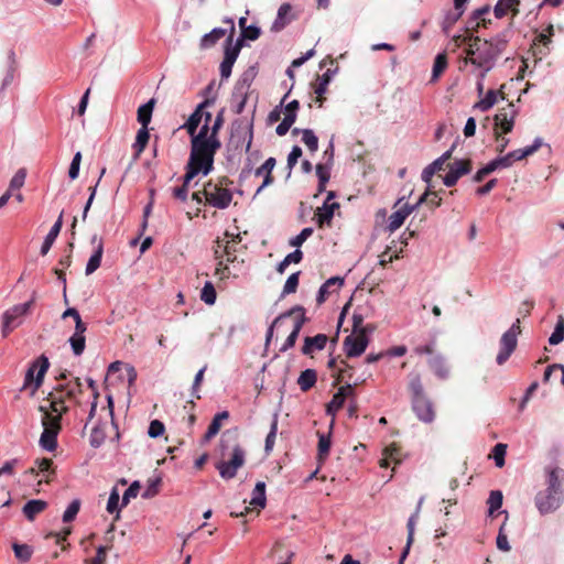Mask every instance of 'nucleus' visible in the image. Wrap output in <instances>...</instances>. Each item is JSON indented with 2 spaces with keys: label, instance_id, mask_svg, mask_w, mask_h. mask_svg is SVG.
<instances>
[{
  "label": "nucleus",
  "instance_id": "f257e3e1",
  "mask_svg": "<svg viewBox=\"0 0 564 564\" xmlns=\"http://www.w3.org/2000/svg\"><path fill=\"white\" fill-rule=\"evenodd\" d=\"M509 35L510 31L506 30L490 40L470 36L468 46L465 47L464 63L480 68V77L485 79L487 73L494 68L498 58L506 51L510 40Z\"/></svg>",
  "mask_w": 564,
  "mask_h": 564
},
{
  "label": "nucleus",
  "instance_id": "f03ea898",
  "mask_svg": "<svg viewBox=\"0 0 564 564\" xmlns=\"http://www.w3.org/2000/svg\"><path fill=\"white\" fill-rule=\"evenodd\" d=\"M221 148L220 140L210 142L191 141V152L186 164V181L198 174L208 175L214 170V159Z\"/></svg>",
  "mask_w": 564,
  "mask_h": 564
},
{
  "label": "nucleus",
  "instance_id": "7ed1b4c3",
  "mask_svg": "<svg viewBox=\"0 0 564 564\" xmlns=\"http://www.w3.org/2000/svg\"><path fill=\"white\" fill-rule=\"evenodd\" d=\"M564 470L554 468L549 474L547 488L538 492L535 496V506L541 514L555 511L563 500Z\"/></svg>",
  "mask_w": 564,
  "mask_h": 564
},
{
  "label": "nucleus",
  "instance_id": "20e7f679",
  "mask_svg": "<svg viewBox=\"0 0 564 564\" xmlns=\"http://www.w3.org/2000/svg\"><path fill=\"white\" fill-rule=\"evenodd\" d=\"M409 391L411 393L412 410L417 419L424 423H431L435 419V410L432 401L426 397L421 376L416 372L409 375Z\"/></svg>",
  "mask_w": 564,
  "mask_h": 564
},
{
  "label": "nucleus",
  "instance_id": "39448f33",
  "mask_svg": "<svg viewBox=\"0 0 564 564\" xmlns=\"http://www.w3.org/2000/svg\"><path fill=\"white\" fill-rule=\"evenodd\" d=\"M234 182L227 176L209 180L204 184V203L217 209H226L232 202L234 194L230 186Z\"/></svg>",
  "mask_w": 564,
  "mask_h": 564
},
{
  "label": "nucleus",
  "instance_id": "423d86ee",
  "mask_svg": "<svg viewBox=\"0 0 564 564\" xmlns=\"http://www.w3.org/2000/svg\"><path fill=\"white\" fill-rule=\"evenodd\" d=\"M252 122L246 119L235 120L231 124L229 144L235 150L248 153L251 149L253 131Z\"/></svg>",
  "mask_w": 564,
  "mask_h": 564
},
{
  "label": "nucleus",
  "instance_id": "0eeeda50",
  "mask_svg": "<svg viewBox=\"0 0 564 564\" xmlns=\"http://www.w3.org/2000/svg\"><path fill=\"white\" fill-rule=\"evenodd\" d=\"M521 334L520 318H517L511 327L505 332L499 340V352L496 361L499 366L503 365L518 346V335Z\"/></svg>",
  "mask_w": 564,
  "mask_h": 564
},
{
  "label": "nucleus",
  "instance_id": "6e6552de",
  "mask_svg": "<svg viewBox=\"0 0 564 564\" xmlns=\"http://www.w3.org/2000/svg\"><path fill=\"white\" fill-rule=\"evenodd\" d=\"M33 303L34 299L23 304L14 305L4 312L1 329L3 337H7L13 329L21 325L23 316L30 312Z\"/></svg>",
  "mask_w": 564,
  "mask_h": 564
},
{
  "label": "nucleus",
  "instance_id": "1a4fd4ad",
  "mask_svg": "<svg viewBox=\"0 0 564 564\" xmlns=\"http://www.w3.org/2000/svg\"><path fill=\"white\" fill-rule=\"evenodd\" d=\"M50 368V361L48 358L45 355H41L37 357L29 367L25 378L23 388H26L31 384H33L32 393L37 391L40 387L42 386L44 381L45 373L47 372Z\"/></svg>",
  "mask_w": 564,
  "mask_h": 564
},
{
  "label": "nucleus",
  "instance_id": "9d476101",
  "mask_svg": "<svg viewBox=\"0 0 564 564\" xmlns=\"http://www.w3.org/2000/svg\"><path fill=\"white\" fill-rule=\"evenodd\" d=\"M246 460V453L240 445H235L231 454V458L227 462L221 460L216 464V468L219 475L224 479H231L236 477L237 470L243 466Z\"/></svg>",
  "mask_w": 564,
  "mask_h": 564
},
{
  "label": "nucleus",
  "instance_id": "9b49d317",
  "mask_svg": "<svg viewBox=\"0 0 564 564\" xmlns=\"http://www.w3.org/2000/svg\"><path fill=\"white\" fill-rule=\"evenodd\" d=\"M369 338L365 330L357 333L352 332L348 335L343 343L344 350L348 358L358 357L362 355L368 347Z\"/></svg>",
  "mask_w": 564,
  "mask_h": 564
},
{
  "label": "nucleus",
  "instance_id": "f8f14e48",
  "mask_svg": "<svg viewBox=\"0 0 564 564\" xmlns=\"http://www.w3.org/2000/svg\"><path fill=\"white\" fill-rule=\"evenodd\" d=\"M335 198V192L330 191L327 193V197L322 207H318L315 212V218L317 220L318 227L322 228L325 225L330 226L332 219L334 217L335 209L339 208V204L336 202H332Z\"/></svg>",
  "mask_w": 564,
  "mask_h": 564
},
{
  "label": "nucleus",
  "instance_id": "ddd939ff",
  "mask_svg": "<svg viewBox=\"0 0 564 564\" xmlns=\"http://www.w3.org/2000/svg\"><path fill=\"white\" fill-rule=\"evenodd\" d=\"M514 116L516 111L513 109V105H508V110L501 109L498 113L495 115V133L500 132L509 133L512 131L514 126Z\"/></svg>",
  "mask_w": 564,
  "mask_h": 564
},
{
  "label": "nucleus",
  "instance_id": "4468645a",
  "mask_svg": "<svg viewBox=\"0 0 564 564\" xmlns=\"http://www.w3.org/2000/svg\"><path fill=\"white\" fill-rule=\"evenodd\" d=\"M355 395V387L350 383L341 386L338 391L333 395V399L326 406V413L335 416L336 413L343 408L347 398Z\"/></svg>",
  "mask_w": 564,
  "mask_h": 564
},
{
  "label": "nucleus",
  "instance_id": "2eb2a0df",
  "mask_svg": "<svg viewBox=\"0 0 564 564\" xmlns=\"http://www.w3.org/2000/svg\"><path fill=\"white\" fill-rule=\"evenodd\" d=\"M305 321H306L305 312H304V308L302 307L301 312H296V314L293 315L292 330H291L290 335L288 336L285 343L280 348V351L284 352L295 345L299 334H300Z\"/></svg>",
  "mask_w": 564,
  "mask_h": 564
},
{
  "label": "nucleus",
  "instance_id": "dca6fc26",
  "mask_svg": "<svg viewBox=\"0 0 564 564\" xmlns=\"http://www.w3.org/2000/svg\"><path fill=\"white\" fill-rule=\"evenodd\" d=\"M209 105H210V100L209 99H206L203 102H200L196 107L194 112L189 116L187 121L183 124L182 128L187 131V133L189 134L191 139H193L194 134L197 131L198 126L203 121V108H207Z\"/></svg>",
  "mask_w": 564,
  "mask_h": 564
},
{
  "label": "nucleus",
  "instance_id": "f3484780",
  "mask_svg": "<svg viewBox=\"0 0 564 564\" xmlns=\"http://www.w3.org/2000/svg\"><path fill=\"white\" fill-rule=\"evenodd\" d=\"M209 105H210V100L209 99H206L203 102H200L196 107L194 112L189 116L187 121L183 124L182 128L187 131V133L189 134L191 139H193L194 134L197 131L198 126L203 121V108H207Z\"/></svg>",
  "mask_w": 564,
  "mask_h": 564
},
{
  "label": "nucleus",
  "instance_id": "a211bd4d",
  "mask_svg": "<svg viewBox=\"0 0 564 564\" xmlns=\"http://www.w3.org/2000/svg\"><path fill=\"white\" fill-rule=\"evenodd\" d=\"M91 245H96V248H95L94 253L91 254V257L89 258V260L87 262V265L85 269L86 275L93 274L100 267L101 258H102V253H104V241L101 238H98L97 235L93 236Z\"/></svg>",
  "mask_w": 564,
  "mask_h": 564
},
{
  "label": "nucleus",
  "instance_id": "6ab92c4d",
  "mask_svg": "<svg viewBox=\"0 0 564 564\" xmlns=\"http://www.w3.org/2000/svg\"><path fill=\"white\" fill-rule=\"evenodd\" d=\"M47 400L50 401V409L53 413L63 414L67 412V406H65L67 397L65 395L64 384H58L54 391L48 394Z\"/></svg>",
  "mask_w": 564,
  "mask_h": 564
},
{
  "label": "nucleus",
  "instance_id": "aec40b11",
  "mask_svg": "<svg viewBox=\"0 0 564 564\" xmlns=\"http://www.w3.org/2000/svg\"><path fill=\"white\" fill-rule=\"evenodd\" d=\"M416 208L414 205L404 204L398 210L393 212L389 217L388 228L390 231H395L399 229L406 217Z\"/></svg>",
  "mask_w": 564,
  "mask_h": 564
},
{
  "label": "nucleus",
  "instance_id": "412c9836",
  "mask_svg": "<svg viewBox=\"0 0 564 564\" xmlns=\"http://www.w3.org/2000/svg\"><path fill=\"white\" fill-rule=\"evenodd\" d=\"M276 164V161L274 158H269L268 160H265V162L259 166L256 171H254V175L256 176H262L263 177V182L262 184L259 186V188L257 189V194L260 193L263 188H265L267 186L271 185L274 181L273 176H272V171L274 169Z\"/></svg>",
  "mask_w": 564,
  "mask_h": 564
},
{
  "label": "nucleus",
  "instance_id": "4be33fe9",
  "mask_svg": "<svg viewBox=\"0 0 564 564\" xmlns=\"http://www.w3.org/2000/svg\"><path fill=\"white\" fill-rule=\"evenodd\" d=\"M344 284V279L339 276H333L328 279L322 286L319 288L318 294H317V303L322 304L324 303L327 297L337 290L340 289V286Z\"/></svg>",
  "mask_w": 564,
  "mask_h": 564
},
{
  "label": "nucleus",
  "instance_id": "5701e85b",
  "mask_svg": "<svg viewBox=\"0 0 564 564\" xmlns=\"http://www.w3.org/2000/svg\"><path fill=\"white\" fill-rule=\"evenodd\" d=\"M520 0H499L494 8V13L497 19H501L508 13L512 17L519 14Z\"/></svg>",
  "mask_w": 564,
  "mask_h": 564
},
{
  "label": "nucleus",
  "instance_id": "b1692460",
  "mask_svg": "<svg viewBox=\"0 0 564 564\" xmlns=\"http://www.w3.org/2000/svg\"><path fill=\"white\" fill-rule=\"evenodd\" d=\"M328 337L325 334H317L313 337H305L302 352L311 356L314 350H322L327 344Z\"/></svg>",
  "mask_w": 564,
  "mask_h": 564
},
{
  "label": "nucleus",
  "instance_id": "393cba45",
  "mask_svg": "<svg viewBox=\"0 0 564 564\" xmlns=\"http://www.w3.org/2000/svg\"><path fill=\"white\" fill-rule=\"evenodd\" d=\"M62 226H63V213H61V215L58 216L57 220L52 226L50 232L46 235V237L44 239V242H43V245L41 247V254L42 256L47 254V252L52 248L55 239L59 235Z\"/></svg>",
  "mask_w": 564,
  "mask_h": 564
},
{
  "label": "nucleus",
  "instance_id": "a878e982",
  "mask_svg": "<svg viewBox=\"0 0 564 564\" xmlns=\"http://www.w3.org/2000/svg\"><path fill=\"white\" fill-rule=\"evenodd\" d=\"M292 7L289 3H283L278 10L276 19L274 20L271 30L274 32H280L283 30L290 22V13H291Z\"/></svg>",
  "mask_w": 564,
  "mask_h": 564
},
{
  "label": "nucleus",
  "instance_id": "bb28decb",
  "mask_svg": "<svg viewBox=\"0 0 564 564\" xmlns=\"http://www.w3.org/2000/svg\"><path fill=\"white\" fill-rule=\"evenodd\" d=\"M489 12V6H484L482 8L475 10L466 23L465 33L469 36H475L474 34L480 30V22L477 19H479V15L488 14Z\"/></svg>",
  "mask_w": 564,
  "mask_h": 564
},
{
  "label": "nucleus",
  "instance_id": "cd10ccee",
  "mask_svg": "<svg viewBox=\"0 0 564 564\" xmlns=\"http://www.w3.org/2000/svg\"><path fill=\"white\" fill-rule=\"evenodd\" d=\"M302 311V306H295L293 308H291L289 312L286 313H283L281 315H279L272 323V325L269 327L268 332H267V336H265V343L267 345L270 343V340L272 339V336H273V330L274 328H281L283 327L288 319L290 317H292L293 315L296 314V312H301Z\"/></svg>",
  "mask_w": 564,
  "mask_h": 564
},
{
  "label": "nucleus",
  "instance_id": "c85d7f7f",
  "mask_svg": "<svg viewBox=\"0 0 564 564\" xmlns=\"http://www.w3.org/2000/svg\"><path fill=\"white\" fill-rule=\"evenodd\" d=\"M40 411L43 412V417H42V425H43V430H53L55 432H59L61 431V420H62V414L59 413H55L53 414V412H48L46 410V408L44 406H40Z\"/></svg>",
  "mask_w": 564,
  "mask_h": 564
},
{
  "label": "nucleus",
  "instance_id": "c756f323",
  "mask_svg": "<svg viewBox=\"0 0 564 564\" xmlns=\"http://www.w3.org/2000/svg\"><path fill=\"white\" fill-rule=\"evenodd\" d=\"M46 508H47L46 501L36 499V500L28 501L24 505L22 511H23L24 517L29 521H33L36 518V516L42 513Z\"/></svg>",
  "mask_w": 564,
  "mask_h": 564
},
{
  "label": "nucleus",
  "instance_id": "7c9ffc66",
  "mask_svg": "<svg viewBox=\"0 0 564 564\" xmlns=\"http://www.w3.org/2000/svg\"><path fill=\"white\" fill-rule=\"evenodd\" d=\"M229 417V412L228 411H223V412H219L217 413L214 419L212 420L205 435H204V441L205 442H208L210 441L214 436H216L218 434V432L220 431L221 429V424H223V421H226L228 420Z\"/></svg>",
  "mask_w": 564,
  "mask_h": 564
},
{
  "label": "nucleus",
  "instance_id": "2f4dec72",
  "mask_svg": "<svg viewBox=\"0 0 564 564\" xmlns=\"http://www.w3.org/2000/svg\"><path fill=\"white\" fill-rule=\"evenodd\" d=\"M542 147V139L536 138L532 145H529L524 149H518L512 152H509V158H511L512 163L514 161L523 160L532 154H534Z\"/></svg>",
  "mask_w": 564,
  "mask_h": 564
},
{
  "label": "nucleus",
  "instance_id": "473e14b6",
  "mask_svg": "<svg viewBox=\"0 0 564 564\" xmlns=\"http://www.w3.org/2000/svg\"><path fill=\"white\" fill-rule=\"evenodd\" d=\"M150 139V133L148 130V127H141L139 131L137 132L135 141L132 145L134 153V160H138L141 155V153L144 151V149L148 145Z\"/></svg>",
  "mask_w": 564,
  "mask_h": 564
},
{
  "label": "nucleus",
  "instance_id": "72a5a7b5",
  "mask_svg": "<svg viewBox=\"0 0 564 564\" xmlns=\"http://www.w3.org/2000/svg\"><path fill=\"white\" fill-rule=\"evenodd\" d=\"M316 381H317L316 371L314 369H306L301 372V375L297 379V384L300 386V389L303 392H306L315 386Z\"/></svg>",
  "mask_w": 564,
  "mask_h": 564
},
{
  "label": "nucleus",
  "instance_id": "f704fd0d",
  "mask_svg": "<svg viewBox=\"0 0 564 564\" xmlns=\"http://www.w3.org/2000/svg\"><path fill=\"white\" fill-rule=\"evenodd\" d=\"M429 366L440 379H446L449 375V369L442 356L431 358Z\"/></svg>",
  "mask_w": 564,
  "mask_h": 564
},
{
  "label": "nucleus",
  "instance_id": "c9c22d12",
  "mask_svg": "<svg viewBox=\"0 0 564 564\" xmlns=\"http://www.w3.org/2000/svg\"><path fill=\"white\" fill-rule=\"evenodd\" d=\"M57 432L44 429L40 437V445L48 452H54L57 447Z\"/></svg>",
  "mask_w": 564,
  "mask_h": 564
},
{
  "label": "nucleus",
  "instance_id": "e433bc0d",
  "mask_svg": "<svg viewBox=\"0 0 564 564\" xmlns=\"http://www.w3.org/2000/svg\"><path fill=\"white\" fill-rule=\"evenodd\" d=\"M155 106V100L150 99L147 104L142 105L138 109V121L142 127H148L152 119V112Z\"/></svg>",
  "mask_w": 564,
  "mask_h": 564
},
{
  "label": "nucleus",
  "instance_id": "4c0bfd02",
  "mask_svg": "<svg viewBox=\"0 0 564 564\" xmlns=\"http://www.w3.org/2000/svg\"><path fill=\"white\" fill-rule=\"evenodd\" d=\"M226 34V30L221 28H216L212 30L209 33L205 34L200 40L202 48H209L214 46L220 39H223Z\"/></svg>",
  "mask_w": 564,
  "mask_h": 564
},
{
  "label": "nucleus",
  "instance_id": "58836bf2",
  "mask_svg": "<svg viewBox=\"0 0 564 564\" xmlns=\"http://www.w3.org/2000/svg\"><path fill=\"white\" fill-rule=\"evenodd\" d=\"M253 497L250 501V505L254 508H264L265 507V484L262 481H259L256 484V487L253 489Z\"/></svg>",
  "mask_w": 564,
  "mask_h": 564
},
{
  "label": "nucleus",
  "instance_id": "ea45409f",
  "mask_svg": "<svg viewBox=\"0 0 564 564\" xmlns=\"http://www.w3.org/2000/svg\"><path fill=\"white\" fill-rule=\"evenodd\" d=\"M497 100H498V93L494 89H489L486 93L485 97L475 104L474 108H477L481 111H488L490 108H492L495 106Z\"/></svg>",
  "mask_w": 564,
  "mask_h": 564
},
{
  "label": "nucleus",
  "instance_id": "a19ab883",
  "mask_svg": "<svg viewBox=\"0 0 564 564\" xmlns=\"http://www.w3.org/2000/svg\"><path fill=\"white\" fill-rule=\"evenodd\" d=\"M465 10H457L454 8V10H449L443 20L442 28L443 31L448 34L449 30L454 26V24L462 18Z\"/></svg>",
  "mask_w": 564,
  "mask_h": 564
},
{
  "label": "nucleus",
  "instance_id": "79ce46f5",
  "mask_svg": "<svg viewBox=\"0 0 564 564\" xmlns=\"http://www.w3.org/2000/svg\"><path fill=\"white\" fill-rule=\"evenodd\" d=\"M449 171L453 172L458 178L463 175L468 174L471 171L470 160H458L452 164H448Z\"/></svg>",
  "mask_w": 564,
  "mask_h": 564
},
{
  "label": "nucleus",
  "instance_id": "37998d69",
  "mask_svg": "<svg viewBox=\"0 0 564 564\" xmlns=\"http://www.w3.org/2000/svg\"><path fill=\"white\" fill-rule=\"evenodd\" d=\"M210 142L213 140H219L216 134L213 133L212 126L203 123L199 131L194 134L191 141Z\"/></svg>",
  "mask_w": 564,
  "mask_h": 564
},
{
  "label": "nucleus",
  "instance_id": "c03bdc74",
  "mask_svg": "<svg viewBox=\"0 0 564 564\" xmlns=\"http://www.w3.org/2000/svg\"><path fill=\"white\" fill-rule=\"evenodd\" d=\"M12 549L15 557L23 563L30 561L33 554L32 547L28 544L13 543Z\"/></svg>",
  "mask_w": 564,
  "mask_h": 564
},
{
  "label": "nucleus",
  "instance_id": "a18cd8bd",
  "mask_svg": "<svg viewBox=\"0 0 564 564\" xmlns=\"http://www.w3.org/2000/svg\"><path fill=\"white\" fill-rule=\"evenodd\" d=\"M75 356H80L86 347L85 335L73 334L68 339Z\"/></svg>",
  "mask_w": 564,
  "mask_h": 564
},
{
  "label": "nucleus",
  "instance_id": "49530a36",
  "mask_svg": "<svg viewBox=\"0 0 564 564\" xmlns=\"http://www.w3.org/2000/svg\"><path fill=\"white\" fill-rule=\"evenodd\" d=\"M65 395L68 400L75 399L83 393V384L79 378H75L74 382L64 384Z\"/></svg>",
  "mask_w": 564,
  "mask_h": 564
},
{
  "label": "nucleus",
  "instance_id": "de8ad7c7",
  "mask_svg": "<svg viewBox=\"0 0 564 564\" xmlns=\"http://www.w3.org/2000/svg\"><path fill=\"white\" fill-rule=\"evenodd\" d=\"M447 67V56L445 53L437 54L434 64H433V72H432V78L437 79L441 74L446 69Z\"/></svg>",
  "mask_w": 564,
  "mask_h": 564
},
{
  "label": "nucleus",
  "instance_id": "09e8293b",
  "mask_svg": "<svg viewBox=\"0 0 564 564\" xmlns=\"http://www.w3.org/2000/svg\"><path fill=\"white\" fill-rule=\"evenodd\" d=\"M302 141L308 148L311 152H315L318 149V139L311 129L302 130Z\"/></svg>",
  "mask_w": 564,
  "mask_h": 564
},
{
  "label": "nucleus",
  "instance_id": "8fccbe9b",
  "mask_svg": "<svg viewBox=\"0 0 564 564\" xmlns=\"http://www.w3.org/2000/svg\"><path fill=\"white\" fill-rule=\"evenodd\" d=\"M276 432H278V416L274 415V417L271 422L270 432L265 437L264 451L267 453H270L273 449V446L275 443V437H276Z\"/></svg>",
  "mask_w": 564,
  "mask_h": 564
},
{
  "label": "nucleus",
  "instance_id": "3c124183",
  "mask_svg": "<svg viewBox=\"0 0 564 564\" xmlns=\"http://www.w3.org/2000/svg\"><path fill=\"white\" fill-rule=\"evenodd\" d=\"M502 492L500 490H492L488 498V506H489V514H494L495 511L501 508L502 506Z\"/></svg>",
  "mask_w": 564,
  "mask_h": 564
},
{
  "label": "nucleus",
  "instance_id": "603ef678",
  "mask_svg": "<svg viewBox=\"0 0 564 564\" xmlns=\"http://www.w3.org/2000/svg\"><path fill=\"white\" fill-rule=\"evenodd\" d=\"M227 46L225 48V56L224 58L226 61H229L231 62L232 64H235L238 55H239V52H240V48H241V41H238V43L236 45H231V36L228 37L227 40Z\"/></svg>",
  "mask_w": 564,
  "mask_h": 564
},
{
  "label": "nucleus",
  "instance_id": "864d4df0",
  "mask_svg": "<svg viewBox=\"0 0 564 564\" xmlns=\"http://www.w3.org/2000/svg\"><path fill=\"white\" fill-rule=\"evenodd\" d=\"M200 299L208 305H213L216 302V290L212 282H206L200 292Z\"/></svg>",
  "mask_w": 564,
  "mask_h": 564
},
{
  "label": "nucleus",
  "instance_id": "5fc2aeb1",
  "mask_svg": "<svg viewBox=\"0 0 564 564\" xmlns=\"http://www.w3.org/2000/svg\"><path fill=\"white\" fill-rule=\"evenodd\" d=\"M35 466L40 473H50L46 478V482L51 481V475L55 474V469L53 468V460L51 458H39L35 460Z\"/></svg>",
  "mask_w": 564,
  "mask_h": 564
},
{
  "label": "nucleus",
  "instance_id": "6e6d98bb",
  "mask_svg": "<svg viewBox=\"0 0 564 564\" xmlns=\"http://www.w3.org/2000/svg\"><path fill=\"white\" fill-rule=\"evenodd\" d=\"M564 339V318L560 316L556 326L554 328V332L549 338V343L551 345H557Z\"/></svg>",
  "mask_w": 564,
  "mask_h": 564
},
{
  "label": "nucleus",
  "instance_id": "4d7b16f0",
  "mask_svg": "<svg viewBox=\"0 0 564 564\" xmlns=\"http://www.w3.org/2000/svg\"><path fill=\"white\" fill-rule=\"evenodd\" d=\"M26 172L24 169H20L11 178L9 188L10 193L12 194L13 191H19L25 182Z\"/></svg>",
  "mask_w": 564,
  "mask_h": 564
},
{
  "label": "nucleus",
  "instance_id": "13d9d810",
  "mask_svg": "<svg viewBox=\"0 0 564 564\" xmlns=\"http://www.w3.org/2000/svg\"><path fill=\"white\" fill-rule=\"evenodd\" d=\"M105 438L106 433L104 429L97 425L91 430L89 443L93 447L98 448L105 442Z\"/></svg>",
  "mask_w": 564,
  "mask_h": 564
},
{
  "label": "nucleus",
  "instance_id": "bf43d9fd",
  "mask_svg": "<svg viewBox=\"0 0 564 564\" xmlns=\"http://www.w3.org/2000/svg\"><path fill=\"white\" fill-rule=\"evenodd\" d=\"M318 460L323 462L329 454L330 438L324 434L319 435L318 440Z\"/></svg>",
  "mask_w": 564,
  "mask_h": 564
},
{
  "label": "nucleus",
  "instance_id": "052dcab7",
  "mask_svg": "<svg viewBox=\"0 0 564 564\" xmlns=\"http://www.w3.org/2000/svg\"><path fill=\"white\" fill-rule=\"evenodd\" d=\"M429 199V204L433 207H438L441 206L442 204V198L438 197L437 193L435 192H431L430 189H427L421 197L420 199L417 200V203L415 204L416 208L423 204L424 202H427Z\"/></svg>",
  "mask_w": 564,
  "mask_h": 564
},
{
  "label": "nucleus",
  "instance_id": "680f3d73",
  "mask_svg": "<svg viewBox=\"0 0 564 564\" xmlns=\"http://www.w3.org/2000/svg\"><path fill=\"white\" fill-rule=\"evenodd\" d=\"M79 509H80V500H78V499L73 500L63 514V521L65 523L72 522L78 514Z\"/></svg>",
  "mask_w": 564,
  "mask_h": 564
},
{
  "label": "nucleus",
  "instance_id": "e2e57ef3",
  "mask_svg": "<svg viewBox=\"0 0 564 564\" xmlns=\"http://www.w3.org/2000/svg\"><path fill=\"white\" fill-rule=\"evenodd\" d=\"M330 82L329 69L322 76L317 77L316 84L314 85V91L316 95L322 96L326 93L327 86Z\"/></svg>",
  "mask_w": 564,
  "mask_h": 564
},
{
  "label": "nucleus",
  "instance_id": "0e129e2a",
  "mask_svg": "<svg viewBox=\"0 0 564 564\" xmlns=\"http://www.w3.org/2000/svg\"><path fill=\"white\" fill-rule=\"evenodd\" d=\"M119 500H120V496H119V491L117 488H112L111 492H110V496H109V499H108V502H107V511L109 513H113V512H117V517L116 519H119V508H118V505H119Z\"/></svg>",
  "mask_w": 564,
  "mask_h": 564
},
{
  "label": "nucleus",
  "instance_id": "69168bd1",
  "mask_svg": "<svg viewBox=\"0 0 564 564\" xmlns=\"http://www.w3.org/2000/svg\"><path fill=\"white\" fill-rule=\"evenodd\" d=\"M507 452V445L502 443H498L495 445L492 449V456L496 463V466L502 467L505 465V456Z\"/></svg>",
  "mask_w": 564,
  "mask_h": 564
},
{
  "label": "nucleus",
  "instance_id": "338daca9",
  "mask_svg": "<svg viewBox=\"0 0 564 564\" xmlns=\"http://www.w3.org/2000/svg\"><path fill=\"white\" fill-rule=\"evenodd\" d=\"M140 488L141 487L139 481H133L123 494L121 507H126L130 502V499L135 498L140 491Z\"/></svg>",
  "mask_w": 564,
  "mask_h": 564
},
{
  "label": "nucleus",
  "instance_id": "774afa93",
  "mask_svg": "<svg viewBox=\"0 0 564 564\" xmlns=\"http://www.w3.org/2000/svg\"><path fill=\"white\" fill-rule=\"evenodd\" d=\"M300 272L292 273L283 288V294L295 293L299 286Z\"/></svg>",
  "mask_w": 564,
  "mask_h": 564
}]
</instances>
